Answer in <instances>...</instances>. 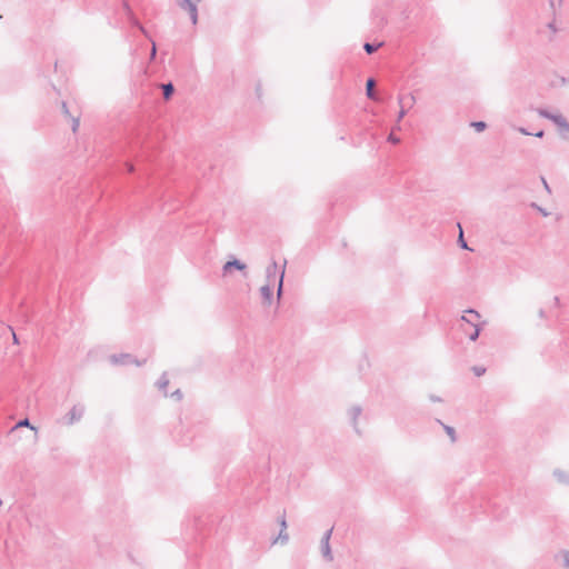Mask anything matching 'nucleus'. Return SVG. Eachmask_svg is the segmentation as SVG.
<instances>
[{
    "mask_svg": "<svg viewBox=\"0 0 569 569\" xmlns=\"http://www.w3.org/2000/svg\"><path fill=\"white\" fill-rule=\"evenodd\" d=\"M443 426V429L446 431V433L449 436L451 442H455L456 441V430L455 428L450 427V426H447V425H442Z\"/></svg>",
    "mask_w": 569,
    "mask_h": 569,
    "instance_id": "obj_22",
    "label": "nucleus"
},
{
    "mask_svg": "<svg viewBox=\"0 0 569 569\" xmlns=\"http://www.w3.org/2000/svg\"><path fill=\"white\" fill-rule=\"evenodd\" d=\"M84 413V407L82 405H76L71 408V410L64 416V423L71 426L81 420Z\"/></svg>",
    "mask_w": 569,
    "mask_h": 569,
    "instance_id": "obj_4",
    "label": "nucleus"
},
{
    "mask_svg": "<svg viewBox=\"0 0 569 569\" xmlns=\"http://www.w3.org/2000/svg\"><path fill=\"white\" fill-rule=\"evenodd\" d=\"M12 337H13V341H14V343H18V342H19V341H18V337H17V335H16L13 331H12Z\"/></svg>",
    "mask_w": 569,
    "mask_h": 569,
    "instance_id": "obj_41",
    "label": "nucleus"
},
{
    "mask_svg": "<svg viewBox=\"0 0 569 569\" xmlns=\"http://www.w3.org/2000/svg\"><path fill=\"white\" fill-rule=\"evenodd\" d=\"M480 318V313L473 309H469L465 312V315L461 316V320L476 327L478 326L476 323V320H478Z\"/></svg>",
    "mask_w": 569,
    "mask_h": 569,
    "instance_id": "obj_9",
    "label": "nucleus"
},
{
    "mask_svg": "<svg viewBox=\"0 0 569 569\" xmlns=\"http://www.w3.org/2000/svg\"><path fill=\"white\" fill-rule=\"evenodd\" d=\"M202 0H178L177 4L180 9L186 10L192 7H198Z\"/></svg>",
    "mask_w": 569,
    "mask_h": 569,
    "instance_id": "obj_15",
    "label": "nucleus"
},
{
    "mask_svg": "<svg viewBox=\"0 0 569 569\" xmlns=\"http://www.w3.org/2000/svg\"><path fill=\"white\" fill-rule=\"evenodd\" d=\"M128 12H129V14H131L130 9H128ZM130 20H131L132 24L137 26V27L139 28V30H140V31H141V32L147 37V38H150V36H149L148 31L143 28V26H141V24L138 22V20H137L134 17L130 16Z\"/></svg>",
    "mask_w": 569,
    "mask_h": 569,
    "instance_id": "obj_20",
    "label": "nucleus"
},
{
    "mask_svg": "<svg viewBox=\"0 0 569 569\" xmlns=\"http://www.w3.org/2000/svg\"><path fill=\"white\" fill-rule=\"evenodd\" d=\"M70 119L72 122L71 130H72V132H77L79 129V126H80V119H79V117H71Z\"/></svg>",
    "mask_w": 569,
    "mask_h": 569,
    "instance_id": "obj_26",
    "label": "nucleus"
},
{
    "mask_svg": "<svg viewBox=\"0 0 569 569\" xmlns=\"http://www.w3.org/2000/svg\"><path fill=\"white\" fill-rule=\"evenodd\" d=\"M157 56V46L156 42L151 41V52H150V60H153Z\"/></svg>",
    "mask_w": 569,
    "mask_h": 569,
    "instance_id": "obj_32",
    "label": "nucleus"
},
{
    "mask_svg": "<svg viewBox=\"0 0 569 569\" xmlns=\"http://www.w3.org/2000/svg\"><path fill=\"white\" fill-rule=\"evenodd\" d=\"M232 268L239 271H244L247 266L238 259L227 261L222 267L223 274H227Z\"/></svg>",
    "mask_w": 569,
    "mask_h": 569,
    "instance_id": "obj_8",
    "label": "nucleus"
},
{
    "mask_svg": "<svg viewBox=\"0 0 569 569\" xmlns=\"http://www.w3.org/2000/svg\"><path fill=\"white\" fill-rule=\"evenodd\" d=\"M550 7L553 8L555 3L553 0H549Z\"/></svg>",
    "mask_w": 569,
    "mask_h": 569,
    "instance_id": "obj_45",
    "label": "nucleus"
},
{
    "mask_svg": "<svg viewBox=\"0 0 569 569\" xmlns=\"http://www.w3.org/2000/svg\"><path fill=\"white\" fill-rule=\"evenodd\" d=\"M547 29L550 31L549 40H552L553 36L558 32L555 21L549 22Z\"/></svg>",
    "mask_w": 569,
    "mask_h": 569,
    "instance_id": "obj_24",
    "label": "nucleus"
},
{
    "mask_svg": "<svg viewBox=\"0 0 569 569\" xmlns=\"http://www.w3.org/2000/svg\"><path fill=\"white\" fill-rule=\"evenodd\" d=\"M388 141L391 142V143H399L400 142V139L393 134V132H391L389 136H388Z\"/></svg>",
    "mask_w": 569,
    "mask_h": 569,
    "instance_id": "obj_33",
    "label": "nucleus"
},
{
    "mask_svg": "<svg viewBox=\"0 0 569 569\" xmlns=\"http://www.w3.org/2000/svg\"><path fill=\"white\" fill-rule=\"evenodd\" d=\"M361 413H362V408L358 405L351 406L347 411L348 418L357 433H360V429L358 427V419L361 416Z\"/></svg>",
    "mask_w": 569,
    "mask_h": 569,
    "instance_id": "obj_5",
    "label": "nucleus"
},
{
    "mask_svg": "<svg viewBox=\"0 0 569 569\" xmlns=\"http://www.w3.org/2000/svg\"><path fill=\"white\" fill-rule=\"evenodd\" d=\"M552 476L559 485L569 486V471L561 468H556L552 471Z\"/></svg>",
    "mask_w": 569,
    "mask_h": 569,
    "instance_id": "obj_7",
    "label": "nucleus"
},
{
    "mask_svg": "<svg viewBox=\"0 0 569 569\" xmlns=\"http://www.w3.org/2000/svg\"><path fill=\"white\" fill-rule=\"evenodd\" d=\"M400 129H401L400 122L397 121V123L393 127V130H400Z\"/></svg>",
    "mask_w": 569,
    "mask_h": 569,
    "instance_id": "obj_40",
    "label": "nucleus"
},
{
    "mask_svg": "<svg viewBox=\"0 0 569 569\" xmlns=\"http://www.w3.org/2000/svg\"><path fill=\"white\" fill-rule=\"evenodd\" d=\"M553 300H555V301H553V305H558V303H559V298H558V297H555V299H553Z\"/></svg>",
    "mask_w": 569,
    "mask_h": 569,
    "instance_id": "obj_44",
    "label": "nucleus"
},
{
    "mask_svg": "<svg viewBox=\"0 0 569 569\" xmlns=\"http://www.w3.org/2000/svg\"><path fill=\"white\" fill-rule=\"evenodd\" d=\"M279 523H280L281 529L287 530V521H286L284 517H281Z\"/></svg>",
    "mask_w": 569,
    "mask_h": 569,
    "instance_id": "obj_35",
    "label": "nucleus"
},
{
    "mask_svg": "<svg viewBox=\"0 0 569 569\" xmlns=\"http://www.w3.org/2000/svg\"><path fill=\"white\" fill-rule=\"evenodd\" d=\"M470 126L477 131L482 132L487 128V123L483 121H473Z\"/></svg>",
    "mask_w": 569,
    "mask_h": 569,
    "instance_id": "obj_21",
    "label": "nucleus"
},
{
    "mask_svg": "<svg viewBox=\"0 0 569 569\" xmlns=\"http://www.w3.org/2000/svg\"><path fill=\"white\" fill-rule=\"evenodd\" d=\"M458 227H459V229H460L459 239H458V242H459L460 247H461L462 249L470 250V249H469V247H468V244H467V242L465 241V238H463V231H462V228H461L460 223H458Z\"/></svg>",
    "mask_w": 569,
    "mask_h": 569,
    "instance_id": "obj_23",
    "label": "nucleus"
},
{
    "mask_svg": "<svg viewBox=\"0 0 569 569\" xmlns=\"http://www.w3.org/2000/svg\"><path fill=\"white\" fill-rule=\"evenodd\" d=\"M169 385V379L167 377V373H162V376L159 378V380L157 381V387L158 389L163 392V395L167 397L168 393H167V387Z\"/></svg>",
    "mask_w": 569,
    "mask_h": 569,
    "instance_id": "obj_14",
    "label": "nucleus"
},
{
    "mask_svg": "<svg viewBox=\"0 0 569 569\" xmlns=\"http://www.w3.org/2000/svg\"><path fill=\"white\" fill-rule=\"evenodd\" d=\"M184 11H187L189 13L192 24L196 26L198 23V7H192V8L186 9Z\"/></svg>",
    "mask_w": 569,
    "mask_h": 569,
    "instance_id": "obj_17",
    "label": "nucleus"
},
{
    "mask_svg": "<svg viewBox=\"0 0 569 569\" xmlns=\"http://www.w3.org/2000/svg\"><path fill=\"white\" fill-rule=\"evenodd\" d=\"M61 111H62L64 117L71 118L69 108H68V106H67V103L64 101L61 102Z\"/></svg>",
    "mask_w": 569,
    "mask_h": 569,
    "instance_id": "obj_31",
    "label": "nucleus"
},
{
    "mask_svg": "<svg viewBox=\"0 0 569 569\" xmlns=\"http://www.w3.org/2000/svg\"><path fill=\"white\" fill-rule=\"evenodd\" d=\"M538 114L542 118L551 120L558 128V132L563 139H568L569 137V121L560 113L550 112L547 109L539 108L537 110Z\"/></svg>",
    "mask_w": 569,
    "mask_h": 569,
    "instance_id": "obj_1",
    "label": "nucleus"
},
{
    "mask_svg": "<svg viewBox=\"0 0 569 569\" xmlns=\"http://www.w3.org/2000/svg\"><path fill=\"white\" fill-rule=\"evenodd\" d=\"M277 269H278L277 262L274 260L271 261V263L266 269L267 283L271 284L274 281V279L277 277Z\"/></svg>",
    "mask_w": 569,
    "mask_h": 569,
    "instance_id": "obj_10",
    "label": "nucleus"
},
{
    "mask_svg": "<svg viewBox=\"0 0 569 569\" xmlns=\"http://www.w3.org/2000/svg\"><path fill=\"white\" fill-rule=\"evenodd\" d=\"M126 168H127L128 172H133L134 171V167H133L132 163L127 162L126 163Z\"/></svg>",
    "mask_w": 569,
    "mask_h": 569,
    "instance_id": "obj_36",
    "label": "nucleus"
},
{
    "mask_svg": "<svg viewBox=\"0 0 569 569\" xmlns=\"http://www.w3.org/2000/svg\"><path fill=\"white\" fill-rule=\"evenodd\" d=\"M110 360L114 365H129V363H136L137 366H141L142 362H139L134 360L130 355L123 353V355H112L110 357Z\"/></svg>",
    "mask_w": 569,
    "mask_h": 569,
    "instance_id": "obj_6",
    "label": "nucleus"
},
{
    "mask_svg": "<svg viewBox=\"0 0 569 569\" xmlns=\"http://www.w3.org/2000/svg\"><path fill=\"white\" fill-rule=\"evenodd\" d=\"M560 556L562 557V565L565 568L569 569V551L563 550L560 552Z\"/></svg>",
    "mask_w": 569,
    "mask_h": 569,
    "instance_id": "obj_25",
    "label": "nucleus"
},
{
    "mask_svg": "<svg viewBox=\"0 0 569 569\" xmlns=\"http://www.w3.org/2000/svg\"><path fill=\"white\" fill-rule=\"evenodd\" d=\"M260 293H261V297L263 299V303L264 305H270L271 300H272L271 284L266 283L264 286H262L260 288Z\"/></svg>",
    "mask_w": 569,
    "mask_h": 569,
    "instance_id": "obj_11",
    "label": "nucleus"
},
{
    "mask_svg": "<svg viewBox=\"0 0 569 569\" xmlns=\"http://www.w3.org/2000/svg\"><path fill=\"white\" fill-rule=\"evenodd\" d=\"M289 541V536L286 530L280 529L278 537L273 540V543L280 542L281 545H286Z\"/></svg>",
    "mask_w": 569,
    "mask_h": 569,
    "instance_id": "obj_18",
    "label": "nucleus"
},
{
    "mask_svg": "<svg viewBox=\"0 0 569 569\" xmlns=\"http://www.w3.org/2000/svg\"><path fill=\"white\" fill-rule=\"evenodd\" d=\"M382 46V42L378 43V44H373V43H369V42H366L365 46H363V49L365 51L368 53V54H371L373 53L375 51H377L378 48H380Z\"/></svg>",
    "mask_w": 569,
    "mask_h": 569,
    "instance_id": "obj_19",
    "label": "nucleus"
},
{
    "mask_svg": "<svg viewBox=\"0 0 569 569\" xmlns=\"http://www.w3.org/2000/svg\"><path fill=\"white\" fill-rule=\"evenodd\" d=\"M518 130H519V132H521L522 134H526V136L531 134V133H530V132H528V131H527V129H525V128H519Z\"/></svg>",
    "mask_w": 569,
    "mask_h": 569,
    "instance_id": "obj_38",
    "label": "nucleus"
},
{
    "mask_svg": "<svg viewBox=\"0 0 569 569\" xmlns=\"http://www.w3.org/2000/svg\"><path fill=\"white\" fill-rule=\"evenodd\" d=\"M430 400H431V401H440V398L435 397V396H431V397H430Z\"/></svg>",
    "mask_w": 569,
    "mask_h": 569,
    "instance_id": "obj_42",
    "label": "nucleus"
},
{
    "mask_svg": "<svg viewBox=\"0 0 569 569\" xmlns=\"http://www.w3.org/2000/svg\"><path fill=\"white\" fill-rule=\"evenodd\" d=\"M535 136H536L537 138H542V137H543V131H542V130H540V131H538L537 133H535Z\"/></svg>",
    "mask_w": 569,
    "mask_h": 569,
    "instance_id": "obj_39",
    "label": "nucleus"
},
{
    "mask_svg": "<svg viewBox=\"0 0 569 569\" xmlns=\"http://www.w3.org/2000/svg\"><path fill=\"white\" fill-rule=\"evenodd\" d=\"M538 316H539V318L543 319V318L546 317V312H545V310H543V309H540V310L538 311Z\"/></svg>",
    "mask_w": 569,
    "mask_h": 569,
    "instance_id": "obj_37",
    "label": "nucleus"
},
{
    "mask_svg": "<svg viewBox=\"0 0 569 569\" xmlns=\"http://www.w3.org/2000/svg\"><path fill=\"white\" fill-rule=\"evenodd\" d=\"M161 89H162L163 98L166 100H169L174 92V87L171 82L161 84Z\"/></svg>",
    "mask_w": 569,
    "mask_h": 569,
    "instance_id": "obj_16",
    "label": "nucleus"
},
{
    "mask_svg": "<svg viewBox=\"0 0 569 569\" xmlns=\"http://www.w3.org/2000/svg\"><path fill=\"white\" fill-rule=\"evenodd\" d=\"M472 371H473V373H475L477 377H481L482 375H485V372H486V368H483V367H479V366H475V367L472 368Z\"/></svg>",
    "mask_w": 569,
    "mask_h": 569,
    "instance_id": "obj_28",
    "label": "nucleus"
},
{
    "mask_svg": "<svg viewBox=\"0 0 569 569\" xmlns=\"http://www.w3.org/2000/svg\"><path fill=\"white\" fill-rule=\"evenodd\" d=\"M286 264H287V261L284 260L282 269H281L280 274H279L278 288H277V300H278V302L280 301V299L282 297V292H283V279H284Z\"/></svg>",
    "mask_w": 569,
    "mask_h": 569,
    "instance_id": "obj_13",
    "label": "nucleus"
},
{
    "mask_svg": "<svg viewBox=\"0 0 569 569\" xmlns=\"http://www.w3.org/2000/svg\"><path fill=\"white\" fill-rule=\"evenodd\" d=\"M542 182H543V187L549 191V186H548L547 181L545 179H542Z\"/></svg>",
    "mask_w": 569,
    "mask_h": 569,
    "instance_id": "obj_43",
    "label": "nucleus"
},
{
    "mask_svg": "<svg viewBox=\"0 0 569 569\" xmlns=\"http://www.w3.org/2000/svg\"><path fill=\"white\" fill-rule=\"evenodd\" d=\"M416 103V97L412 93L407 96H398V104L400 107L397 121L400 122L407 114L408 110L411 109Z\"/></svg>",
    "mask_w": 569,
    "mask_h": 569,
    "instance_id": "obj_2",
    "label": "nucleus"
},
{
    "mask_svg": "<svg viewBox=\"0 0 569 569\" xmlns=\"http://www.w3.org/2000/svg\"><path fill=\"white\" fill-rule=\"evenodd\" d=\"M171 398H174L176 400H180L182 398V393L179 389H177L176 391H173L171 395H170Z\"/></svg>",
    "mask_w": 569,
    "mask_h": 569,
    "instance_id": "obj_34",
    "label": "nucleus"
},
{
    "mask_svg": "<svg viewBox=\"0 0 569 569\" xmlns=\"http://www.w3.org/2000/svg\"><path fill=\"white\" fill-rule=\"evenodd\" d=\"M375 86H376V81L375 79L370 78L367 80V84H366V94L369 99L371 100H378V96L375 91Z\"/></svg>",
    "mask_w": 569,
    "mask_h": 569,
    "instance_id": "obj_12",
    "label": "nucleus"
},
{
    "mask_svg": "<svg viewBox=\"0 0 569 569\" xmlns=\"http://www.w3.org/2000/svg\"><path fill=\"white\" fill-rule=\"evenodd\" d=\"M473 328H475V329H473V331H472L471 333H469V339H470L471 341H476V340L478 339L479 335H480V328H479V326H476V327H473Z\"/></svg>",
    "mask_w": 569,
    "mask_h": 569,
    "instance_id": "obj_27",
    "label": "nucleus"
},
{
    "mask_svg": "<svg viewBox=\"0 0 569 569\" xmlns=\"http://www.w3.org/2000/svg\"><path fill=\"white\" fill-rule=\"evenodd\" d=\"M531 207L538 210L543 217H548L550 214L546 209L541 208L537 203H531Z\"/></svg>",
    "mask_w": 569,
    "mask_h": 569,
    "instance_id": "obj_30",
    "label": "nucleus"
},
{
    "mask_svg": "<svg viewBox=\"0 0 569 569\" xmlns=\"http://www.w3.org/2000/svg\"><path fill=\"white\" fill-rule=\"evenodd\" d=\"M331 535H332V528L327 530L320 540L321 556L328 562H331L333 560V555H332L331 547H330Z\"/></svg>",
    "mask_w": 569,
    "mask_h": 569,
    "instance_id": "obj_3",
    "label": "nucleus"
},
{
    "mask_svg": "<svg viewBox=\"0 0 569 569\" xmlns=\"http://www.w3.org/2000/svg\"><path fill=\"white\" fill-rule=\"evenodd\" d=\"M18 427H29L31 428L32 430H34V427L30 425V421L29 419H23V420H20L17 425H16V428Z\"/></svg>",
    "mask_w": 569,
    "mask_h": 569,
    "instance_id": "obj_29",
    "label": "nucleus"
}]
</instances>
